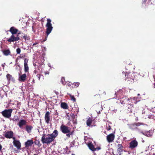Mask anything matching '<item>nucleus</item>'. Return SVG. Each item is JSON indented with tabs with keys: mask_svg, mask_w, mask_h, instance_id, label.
Wrapping results in <instances>:
<instances>
[{
	"mask_svg": "<svg viewBox=\"0 0 155 155\" xmlns=\"http://www.w3.org/2000/svg\"><path fill=\"white\" fill-rule=\"evenodd\" d=\"M42 142L43 144H49L54 141L53 138L50 136V134L47 135L45 134H42V137L41 139Z\"/></svg>",
	"mask_w": 155,
	"mask_h": 155,
	"instance_id": "f257e3e1",
	"label": "nucleus"
},
{
	"mask_svg": "<svg viewBox=\"0 0 155 155\" xmlns=\"http://www.w3.org/2000/svg\"><path fill=\"white\" fill-rule=\"evenodd\" d=\"M47 23H46V34L47 36L45 39L43 40V41H45L47 40V38L48 35L51 32L53 28V27L52 26V24L51 22V19L48 18L47 19Z\"/></svg>",
	"mask_w": 155,
	"mask_h": 155,
	"instance_id": "f03ea898",
	"label": "nucleus"
},
{
	"mask_svg": "<svg viewBox=\"0 0 155 155\" xmlns=\"http://www.w3.org/2000/svg\"><path fill=\"white\" fill-rule=\"evenodd\" d=\"M144 124H145L143 123L139 122L131 124H127V126L129 129L132 130H134L138 129L137 127L140 125H143Z\"/></svg>",
	"mask_w": 155,
	"mask_h": 155,
	"instance_id": "7ed1b4c3",
	"label": "nucleus"
},
{
	"mask_svg": "<svg viewBox=\"0 0 155 155\" xmlns=\"http://www.w3.org/2000/svg\"><path fill=\"white\" fill-rule=\"evenodd\" d=\"M12 111V109H5L1 112V113L4 117L8 118L11 117Z\"/></svg>",
	"mask_w": 155,
	"mask_h": 155,
	"instance_id": "20e7f679",
	"label": "nucleus"
},
{
	"mask_svg": "<svg viewBox=\"0 0 155 155\" xmlns=\"http://www.w3.org/2000/svg\"><path fill=\"white\" fill-rule=\"evenodd\" d=\"M125 74V80L132 81L134 80V74L131 72H126Z\"/></svg>",
	"mask_w": 155,
	"mask_h": 155,
	"instance_id": "39448f33",
	"label": "nucleus"
},
{
	"mask_svg": "<svg viewBox=\"0 0 155 155\" xmlns=\"http://www.w3.org/2000/svg\"><path fill=\"white\" fill-rule=\"evenodd\" d=\"M6 39V41L10 44L12 42L18 41L20 40V38L18 36H15V35H12L10 38L8 39L7 38Z\"/></svg>",
	"mask_w": 155,
	"mask_h": 155,
	"instance_id": "423d86ee",
	"label": "nucleus"
},
{
	"mask_svg": "<svg viewBox=\"0 0 155 155\" xmlns=\"http://www.w3.org/2000/svg\"><path fill=\"white\" fill-rule=\"evenodd\" d=\"M71 128L63 124H62L60 127V130L64 134H67L69 132V129Z\"/></svg>",
	"mask_w": 155,
	"mask_h": 155,
	"instance_id": "0eeeda50",
	"label": "nucleus"
},
{
	"mask_svg": "<svg viewBox=\"0 0 155 155\" xmlns=\"http://www.w3.org/2000/svg\"><path fill=\"white\" fill-rule=\"evenodd\" d=\"M138 143L135 140H134L131 141L129 143V148L131 150L137 147Z\"/></svg>",
	"mask_w": 155,
	"mask_h": 155,
	"instance_id": "6e6552de",
	"label": "nucleus"
},
{
	"mask_svg": "<svg viewBox=\"0 0 155 155\" xmlns=\"http://www.w3.org/2000/svg\"><path fill=\"white\" fill-rule=\"evenodd\" d=\"M5 137L7 138L11 139L14 136V133L12 131H7L4 135Z\"/></svg>",
	"mask_w": 155,
	"mask_h": 155,
	"instance_id": "1a4fd4ad",
	"label": "nucleus"
},
{
	"mask_svg": "<svg viewBox=\"0 0 155 155\" xmlns=\"http://www.w3.org/2000/svg\"><path fill=\"white\" fill-rule=\"evenodd\" d=\"M18 81L21 82H24L27 79V75L25 74H20V73L18 74Z\"/></svg>",
	"mask_w": 155,
	"mask_h": 155,
	"instance_id": "9d476101",
	"label": "nucleus"
},
{
	"mask_svg": "<svg viewBox=\"0 0 155 155\" xmlns=\"http://www.w3.org/2000/svg\"><path fill=\"white\" fill-rule=\"evenodd\" d=\"M114 135L113 133H111L107 136V140L109 143H111L114 141Z\"/></svg>",
	"mask_w": 155,
	"mask_h": 155,
	"instance_id": "9b49d317",
	"label": "nucleus"
},
{
	"mask_svg": "<svg viewBox=\"0 0 155 155\" xmlns=\"http://www.w3.org/2000/svg\"><path fill=\"white\" fill-rule=\"evenodd\" d=\"M45 119L46 123L48 124L50 121V113L49 111H47L45 115Z\"/></svg>",
	"mask_w": 155,
	"mask_h": 155,
	"instance_id": "f8f14e48",
	"label": "nucleus"
},
{
	"mask_svg": "<svg viewBox=\"0 0 155 155\" xmlns=\"http://www.w3.org/2000/svg\"><path fill=\"white\" fill-rule=\"evenodd\" d=\"M27 121L25 120H20L17 124L20 128H22L24 126L26 125Z\"/></svg>",
	"mask_w": 155,
	"mask_h": 155,
	"instance_id": "ddd939ff",
	"label": "nucleus"
},
{
	"mask_svg": "<svg viewBox=\"0 0 155 155\" xmlns=\"http://www.w3.org/2000/svg\"><path fill=\"white\" fill-rule=\"evenodd\" d=\"M126 101H127V104L129 105H130V106L132 107V105L133 104V103L134 104H136L137 102L135 101V99L130 98V99H126Z\"/></svg>",
	"mask_w": 155,
	"mask_h": 155,
	"instance_id": "4468645a",
	"label": "nucleus"
},
{
	"mask_svg": "<svg viewBox=\"0 0 155 155\" xmlns=\"http://www.w3.org/2000/svg\"><path fill=\"white\" fill-rule=\"evenodd\" d=\"M13 143L14 146L16 147L18 150L21 149V143L19 140L13 141Z\"/></svg>",
	"mask_w": 155,
	"mask_h": 155,
	"instance_id": "2eb2a0df",
	"label": "nucleus"
},
{
	"mask_svg": "<svg viewBox=\"0 0 155 155\" xmlns=\"http://www.w3.org/2000/svg\"><path fill=\"white\" fill-rule=\"evenodd\" d=\"M117 151L119 154H122V152L123 151V146L122 144H119L117 145Z\"/></svg>",
	"mask_w": 155,
	"mask_h": 155,
	"instance_id": "dca6fc26",
	"label": "nucleus"
},
{
	"mask_svg": "<svg viewBox=\"0 0 155 155\" xmlns=\"http://www.w3.org/2000/svg\"><path fill=\"white\" fill-rule=\"evenodd\" d=\"M9 31L12 33V35H15L17 34L18 31V30L14 27H12Z\"/></svg>",
	"mask_w": 155,
	"mask_h": 155,
	"instance_id": "f3484780",
	"label": "nucleus"
},
{
	"mask_svg": "<svg viewBox=\"0 0 155 155\" xmlns=\"http://www.w3.org/2000/svg\"><path fill=\"white\" fill-rule=\"evenodd\" d=\"M33 143L34 142L32 140H28L25 143V147L27 148L28 147H29L31 146Z\"/></svg>",
	"mask_w": 155,
	"mask_h": 155,
	"instance_id": "a211bd4d",
	"label": "nucleus"
},
{
	"mask_svg": "<svg viewBox=\"0 0 155 155\" xmlns=\"http://www.w3.org/2000/svg\"><path fill=\"white\" fill-rule=\"evenodd\" d=\"M58 135V132L57 130H55L51 134H50V136L53 138V140H54L55 138L57 137Z\"/></svg>",
	"mask_w": 155,
	"mask_h": 155,
	"instance_id": "6ab92c4d",
	"label": "nucleus"
},
{
	"mask_svg": "<svg viewBox=\"0 0 155 155\" xmlns=\"http://www.w3.org/2000/svg\"><path fill=\"white\" fill-rule=\"evenodd\" d=\"M87 146L89 147V149L93 151H96L95 148L94 147L93 144L90 143H88L87 145Z\"/></svg>",
	"mask_w": 155,
	"mask_h": 155,
	"instance_id": "aec40b11",
	"label": "nucleus"
},
{
	"mask_svg": "<svg viewBox=\"0 0 155 155\" xmlns=\"http://www.w3.org/2000/svg\"><path fill=\"white\" fill-rule=\"evenodd\" d=\"M33 127L31 125H26L25 127L26 130L28 133H30L33 129Z\"/></svg>",
	"mask_w": 155,
	"mask_h": 155,
	"instance_id": "412c9836",
	"label": "nucleus"
},
{
	"mask_svg": "<svg viewBox=\"0 0 155 155\" xmlns=\"http://www.w3.org/2000/svg\"><path fill=\"white\" fill-rule=\"evenodd\" d=\"M61 108L64 109H68V107L67 103L65 102H61Z\"/></svg>",
	"mask_w": 155,
	"mask_h": 155,
	"instance_id": "4be33fe9",
	"label": "nucleus"
},
{
	"mask_svg": "<svg viewBox=\"0 0 155 155\" xmlns=\"http://www.w3.org/2000/svg\"><path fill=\"white\" fill-rule=\"evenodd\" d=\"M93 120L91 117H89L86 121V124L88 126L90 127L92 122Z\"/></svg>",
	"mask_w": 155,
	"mask_h": 155,
	"instance_id": "5701e85b",
	"label": "nucleus"
},
{
	"mask_svg": "<svg viewBox=\"0 0 155 155\" xmlns=\"http://www.w3.org/2000/svg\"><path fill=\"white\" fill-rule=\"evenodd\" d=\"M6 76L8 82H10L11 81L13 80V78L12 77V76L10 74H7Z\"/></svg>",
	"mask_w": 155,
	"mask_h": 155,
	"instance_id": "b1692460",
	"label": "nucleus"
},
{
	"mask_svg": "<svg viewBox=\"0 0 155 155\" xmlns=\"http://www.w3.org/2000/svg\"><path fill=\"white\" fill-rule=\"evenodd\" d=\"M100 91L101 92L99 93V94H96V95H94V96H97L98 98H99L100 95H105L106 94L105 92L104 91L100 90Z\"/></svg>",
	"mask_w": 155,
	"mask_h": 155,
	"instance_id": "393cba45",
	"label": "nucleus"
},
{
	"mask_svg": "<svg viewBox=\"0 0 155 155\" xmlns=\"http://www.w3.org/2000/svg\"><path fill=\"white\" fill-rule=\"evenodd\" d=\"M3 54L5 56L8 55L11 53L9 49L8 50H4L3 51Z\"/></svg>",
	"mask_w": 155,
	"mask_h": 155,
	"instance_id": "a878e982",
	"label": "nucleus"
},
{
	"mask_svg": "<svg viewBox=\"0 0 155 155\" xmlns=\"http://www.w3.org/2000/svg\"><path fill=\"white\" fill-rule=\"evenodd\" d=\"M26 56L24 54H21L16 59L15 61L17 62L19 58H23Z\"/></svg>",
	"mask_w": 155,
	"mask_h": 155,
	"instance_id": "bb28decb",
	"label": "nucleus"
},
{
	"mask_svg": "<svg viewBox=\"0 0 155 155\" xmlns=\"http://www.w3.org/2000/svg\"><path fill=\"white\" fill-rule=\"evenodd\" d=\"M24 71L25 73L28 72L29 67L28 65H24Z\"/></svg>",
	"mask_w": 155,
	"mask_h": 155,
	"instance_id": "cd10ccee",
	"label": "nucleus"
},
{
	"mask_svg": "<svg viewBox=\"0 0 155 155\" xmlns=\"http://www.w3.org/2000/svg\"><path fill=\"white\" fill-rule=\"evenodd\" d=\"M36 78L38 80L40 81L41 78H43V76L41 74H38L36 75Z\"/></svg>",
	"mask_w": 155,
	"mask_h": 155,
	"instance_id": "c85d7f7f",
	"label": "nucleus"
},
{
	"mask_svg": "<svg viewBox=\"0 0 155 155\" xmlns=\"http://www.w3.org/2000/svg\"><path fill=\"white\" fill-rule=\"evenodd\" d=\"M35 145H37L38 147H40L41 145V143H40V142L39 140H36L34 142Z\"/></svg>",
	"mask_w": 155,
	"mask_h": 155,
	"instance_id": "c756f323",
	"label": "nucleus"
},
{
	"mask_svg": "<svg viewBox=\"0 0 155 155\" xmlns=\"http://www.w3.org/2000/svg\"><path fill=\"white\" fill-rule=\"evenodd\" d=\"M68 95H69L71 100L73 101L74 102L76 101V99L73 95H72L71 94H68Z\"/></svg>",
	"mask_w": 155,
	"mask_h": 155,
	"instance_id": "7c9ffc66",
	"label": "nucleus"
},
{
	"mask_svg": "<svg viewBox=\"0 0 155 155\" xmlns=\"http://www.w3.org/2000/svg\"><path fill=\"white\" fill-rule=\"evenodd\" d=\"M61 82L62 84H65L66 81L65 80V78L64 77H62L61 79Z\"/></svg>",
	"mask_w": 155,
	"mask_h": 155,
	"instance_id": "2f4dec72",
	"label": "nucleus"
},
{
	"mask_svg": "<svg viewBox=\"0 0 155 155\" xmlns=\"http://www.w3.org/2000/svg\"><path fill=\"white\" fill-rule=\"evenodd\" d=\"M19 118L17 116H15L13 119L12 120L14 121H16L19 120Z\"/></svg>",
	"mask_w": 155,
	"mask_h": 155,
	"instance_id": "473e14b6",
	"label": "nucleus"
},
{
	"mask_svg": "<svg viewBox=\"0 0 155 155\" xmlns=\"http://www.w3.org/2000/svg\"><path fill=\"white\" fill-rule=\"evenodd\" d=\"M28 59L27 58H25L24 59V65H28Z\"/></svg>",
	"mask_w": 155,
	"mask_h": 155,
	"instance_id": "72a5a7b5",
	"label": "nucleus"
},
{
	"mask_svg": "<svg viewBox=\"0 0 155 155\" xmlns=\"http://www.w3.org/2000/svg\"><path fill=\"white\" fill-rule=\"evenodd\" d=\"M73 84L74 87H78L80 84V83L78 82L76 83H74Z\"/></svg>",
	"mask_w": 155,
	"mask_h": 155,
	"instance_id": "f704fd0d",
	"label": "nucleus"
},
{
	"mask_svg": "<svg viewBox=\"0 0 155 155\" xmlns=\"http://www.w3.org/2000/svg\"><path fill=\"white\" fill-rule=\"evenodd\" d=\"M16 51L17 54H19L21 52V50L19 48L17 49Z\"/></svg>",
	"mask_w": 155,
	"mask_h": 155,
	"instance_id": "c9c22d12",
	"label": "nucleus"
},
{
	"mask_svg": "<svg viewBox=\"0 0 155 155\" xmlns=\"http://www.w3.org/2000/svg\"><path fill=\"white\" fill-rule=\"evenodd\" d=\"M70 129H69V132L68 133H69L70 134V135L71 136V135H73L74 131V130H72L71 131Z\"/></svg>",
	"mask_w": 155,
	"mask_h": 155,
	"instance_id": "e433bc0d",
	"label": "nucleus"
},
{
	"mask_svg": "<svg viewBox=\"0 0 155 155\" xmlns=\"http://www.w3.org/2000/svg\"><path fill=\"white\" fill-rule=\"evenodd\" d=\"M23 38L25 40L26 39L28 40V37L27 36V35H25L23 37Z\"/></svg>",
	"mask_w": 155,
	"mask_h": 155,
	"instance_id": "4c0bfd02",
	"label": "nucleus"
},
{
	"mask_svg": "<svg viewBox=\"0 0 155 155\" xmlns=\"http://www.w3.org/2000/svg\"><path fill=\"white\" fill-rule=\"evenodd\" d=\"M17 34L16 35V36H19V35L20 34H21V31H18L17 32Z\"/></svg>",
	"mask_w": 155,
	"mask_h": 155,
	"instance_id": "58836bf2",
	"label": "nucleus"
},
{
	"mask_svg": "<svg viewBox=\"0 0 155 155\" xmlns=\"http://www.w3.org/2000/svg\"><path fill=\"white\" fill-rule=\"evenodd\" d=\"M66 136L68 137H71V135L69 133L66 134Z\"/></svg>",
	"mask_w": 155,
	"mask_h": 155,
	"instance_id": "ea45409f",
	"label": "nucleus"
},
{
	"mask_svg": "<svg viewBox=\"0 0 155 155\" xmlns=\"http://www.w3.org/2000/svg\"><path fill=\"white\" fill-rule=\"evenodd\" d=\"M95 149H96V150H100V149H101V148L100 147H97L95 148Z\"/></svg>",
	"mask_w": 155,
	"mask_h": 155,
	"instance_id": "a19ab883",
	"label": "nucleus"
},
{
	"mask_svg": "<svg viewBox=\"0 0 155 155\" xmlns=\"http://www.w3.org/2000/svg\"><path fill=\"white\" fill-rule=\"evenodd\" d=\"M13 140V141H17L18 140H15V137H14V136H13V137L12 138Z\"/></svg>",
	"mask_w": 155,
	"mask_h": 155,
	"instance_id": "79ce46f5",
	"label": "nucleus"
},
{
	"mask_svg": "<svg viewBox=\"0 0 155 155\" xmlns=\"http://www.w3.org/2000/svg\"><path fill=\"white\" fill-rule=\"evenodd\" d=\"M38 44V42H35L32 45V46H35V45H36L37 44Z\"/></svg>",
	"mask_w": 155,
	"mask_h": 155,
	"instance_id": "37998d69",
	"label": "nucleus"
},
{
	"mask_svg": "<svg viewBox=\"0 0 155 155\" xmlns=\"http://www.w3.org/2000/svg\"><path fill=\"white\" fill-rule=\"evenodd\" d=\"M111 129V127L110 126H109L108 128L107 129V130H109Z\"/></svg>",
	"mask_w": 155,
	"mask_h": 155,
	"instance_id": "c03bdc74",
	"label": "nucleus"
},
{
	"mask_svg": "<svg viewBox=\"0 0 155 155\" xmlns=\"http://www.w3.org/2000/svg\"><path fill=\"white\" fill-rule=\"evenodd\" d=\"M2 146L1 145V144H0V151H1V150L2 149Z\"/></svg>",
	"mask_w": 155,
	"mask_h": 155,
	"instance_id": "a18cd8bd",
	"label": "nucleus"
},
{
	"mask_svg": "<svg viewBox=\"0 0 155 155\" xmlns=\"http://www.w3.org/2000/svg\"><path fill=\"white\" fill-rule=\"evenodd\" d=\"M136 121L138 120V118H137L136 119Z\"/></svg>",
	"mask_w": 155,
	"mask_h": 155,
	"instance_id": "49530a36",
	"label": "nucleus"
},
{
	"mask_svg": "<svg viewBox=\"0 0 155 155\" xmlns=\"http://www.w3.org/2000/svg\"><path fill=\"white\" fill-rule=\"evenodd\" d=\"M2 66L3 67H4V65L3 64H2Z\"/></svg>",
	"mask_w": 155,
	"mask_h": 155,
	"instance_id": "de8ad7c7",
	"label": "nucleus"
},
{
	"mask_svg": "<svg viewBox=\"0 0 155 155\" xmlns=\"http://www.w3.org/2000/svg\"><path fill=\"white\" fill-rule=\"evenodd\" d=\"M117 155H121V154H117Z\"/></svg>",
	"mask_w": 155,
	"mask_h": 155,
	"instance_id": "09e8293b",
	"label": "nucleus"
},
{
	"mask_svg": "<svg viewBox=\"0 0 155 155\" xmlns=\"http://www.w3.org/2000/svg\"><path fill=\"white\" fill-rule=\"evenodd\" d=\"M33 27H34L33 26H32V28L33 30Z\"/></svg>",
	"mask_w": 155,
	"mask_h": 155,
	"instance_id": "8fccbe9b",
	"label": "nucleus"
},
{
	"mask_svg": "<svg viewBox=\"0 0 155 155\" xmlns=\"http://www.w3.org/2000/svg\"><path fill=\"white\" fill-rule=\"evenodd\" d=\"M146 0H144V2L145 1H146Z\"/></svg>",
	"mask_w": 155,
	"mask_h": 155,
	"instance_id": "3c124183",
	"label": "nucleus"
},
{
	"mask_svg": "<svg viewBox=\"0 0 155 155\" xmlns=\"http://www.w3.org/2000/svg\"><path fill=\"white\" fill-rule=\"evenodd\" d=\"M34 155H37L36 154H34Z\"/></svg>",
	"mask_w": 155,
	"mask_h": 155,
	"instance_id": "603ef678",
	"label": "nucleus"
},
{
	"mask_svg": "<svg viewBox=\"0 0 155 155\" xmlns=\"http://www.w3.org/2000/svg\"><path fill=\"white\" fill-rule=\"evenodd\" d=\"M99 113H100V111H99Z\"/></svg>",
	"mask_w": 155,
	"mask_h": 155,
	"instance_id": "864d4df0",
	"label": "nucleus"
},
{
	"mask_svg": "<svg viewBox=\"0 0 155 155\" xmlns=\"http://www.w3.org/2000/svg\"><path fill=\"white\" fill-rule=\"evenodd\" d=\"M77 93L79 94L78 93V92L77 91Z\"/></svg>",
	"mask_w": 155,
	"mask_h": 155,
	"instance_id": "5fc2aeb1",
	"label": "nucleus"
}]
</instances>
